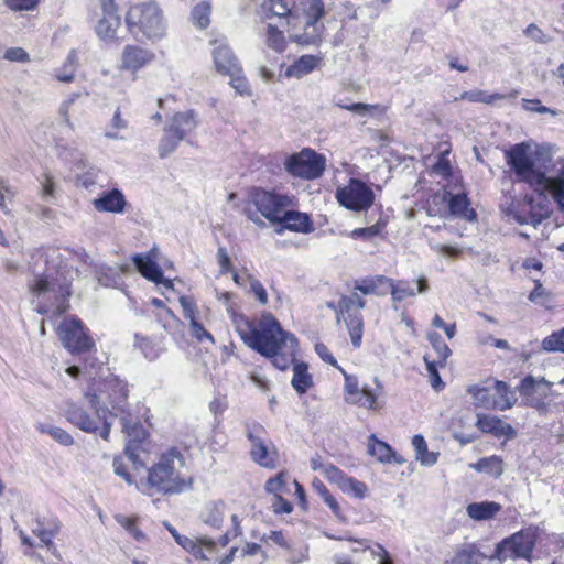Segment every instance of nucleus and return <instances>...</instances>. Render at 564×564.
<instances>
[{
  "mask_svg": "<svg viewBox=\"0 0 564 564\" xmlns=\"http://www.w3.org/2000/svg\"><path fill=\"white\" fill-rule=\"evenodd\" d=\"M173 269V263L164 257L156 248H152L143 256V278L153 282L162 294L173 290V280L165 275Z\"/></svg>",
  "mask_w": 564,
  "mask_h": 564,
  "instance_id": "obj_11",
  "label": "nucleus"
},
{
  "mask_svg": "<svg viewBox=\"0 0 564 564\" xmlns=\"http://www.w3.org/2000/svg\"><path fill=\"white\" fill-rule=\"evenodd\" d=\"M519 391L529 399L531 405L539 406L540 399L550 394L551 383L544 378L536 380L529 376L521 381Z\"/></svg>",
  "mask_w": 564,
  "mask_h": 564,
  "instance_id": "obj_23",
  "label": "nucleus"
},
{
  "mask_svg": "<svg viewBox=\"0 0 564 564\" xmlns=\"http://www.w3.org/2000/svg\"><path fill=\"white\" fill-rule=\"evenodd\" d=\"M36 429L40 433L48 434L52 438H54L57 443H59L63 446H69L74 443L73 436L62 427L50 424H39Z\"/></svg>",
  "mask_w": 564,
  "mask_h": 564,
  "instance_id": "obj_45",
  "label": "nucleus"
},
{
  "mask_svg": "<svg viewBox=\"0 0 564 564\" xmlns=\"http://www.w3.org/2000/svg\"><path fill=\"white\" fill-rule=\"evenodd\" d=\"M524 34L536 43L546 44L551 42V37L545 34L536 24L531 23L524 30Z\"/></svg>",
  "mask_w": 564,
  "mask_h": 564,
  "instance_id": "obj_61",
  "label": "nucleus"
},
{
  "mask_svg": "<svg viewBox=\"0 0 564 564\" xmlns=\"http://www.w3.org/2000/svg\"><path fill=\"white\" fill-rule=\"evenodd\" d=\"M449 193L440 192L434 194L426 204V215L430 217L446 218L448 216Z\"/></svg>",
  "mask_w": 564,
  "mask_h": 564,
  "instance_id": "obj_39",
  "label": "nucleus"
},
{
  "mask_svg": "<svg viewBox=\"0 0 564 564\" xmlns=\"http://www.w3.org/2000/svg\"><path fill=\"white\" fill-rule=\"evenodd\" d=\"M365 301L357 294L343 295L337 305V321L340 316L350 317V315L360 314V311L365 307Z\"/></svg>",
  "mask_w": 564,
  "mask_h": 564,
  "instance_id": "obj_36",
  "label": "nucleus"
},
{
  "mask_svg": "<svg viewBox=\"0 0 564 564\" xmlns=\"http://www.w3.org/2000/svg\"><path fill=\"white\" fill-rule=\"evenodd\" d=\"M93 205L98 212L120 213L124 207V198L118 189H112L94 199Z\"/></svg>",
  "mask_w": 564,
  "mask_h": 564,
  "instance_id": "obj_35",
  "label": "nucleus"
},
{
  "mask_svg": "<svg viewBox=\"0 0 564 564\" xmlns=\"http://www.w3.org/2000/svg\"><path fill=\"white\" fill-rule=\"evenodd\" d=\"M4 59L15 63H28L30 62L29 53L22 47H10L4 52Z\"/></svg>",
  "mask_w": 564,
  "mask_h": 564,
  "instance_id": "obj_60",
  "label": "nucleus"
},
{
  "mask_svg": "<svg viewBox=\"0 0 564 564\" xmlns=\"http://www.w3.org/2000/svg\"><path fill=\"white\" fill-rule=\"evenodd\" d=\"M225 76L230 77V86L241 96H250L251 90L248 84V80L242 75V70L239 67H237L236 74H226Z\"/></svg>",
  "mask_w": 564,
  "mask_h": 564,
  "instance_id": "obj_52",
  "label": "nucleus"
},
{
  "mask_svg": "<svg viewBox=\"0 0 564 564\" xmlns=\"http://www.w3.org/2000/svg\"><path fill=\"white\" fill-rule=\"evenodd\" d=\"M175 542L196 558L208 560L215 553L216 544L207 538H194L180 534L175 528L164 523Z\"/></svg>",
  "mask_w": 564,
  "mask_h": 564,
  "instance_id": "obj_14",
  "label": "nucleus"
},
{
  "mask_svg": "<svg viewBox=\"0 0 564 564\" xmlns=\"http://www.w3.org/2000/svg\"><path fill=\"white\" fill-rule=\"evenodd\" d=\"M467 392L471 395L476 406L499 411L511 409V403L507 399L501 401L494 400V381L486 386H470Z\"/></svg>",
  "mask_w": 564,
  "mask_h": 564,
  "instance_id": "obj_18",
  "label": "nucleus"
},
{
  "mask_svg": "<svg viewBox=\"0 0 564 564\" xmlns=\"http://www.w3.org/2000/svg\"><path fill=\"white\" fill-rule=\"evenodd\" d=\"M543 184L536 186L534 191L539 193H550L552 198L557 205L558 210L564 213V173L563 167L560 170L556 176H544Z\"/></svg>",
  "mask_w": 564,
  "mask_h": 564,
  "instance_id": "obj_27",
  "label": "nucleus"
},
{
  "mask_svg": "<svg viewBox=\"0 0 564 564\" xmlns=\"http://www.w3.org/2000/svg\"><path fill=\"white\" fill-rule=\"evenodd\" d=\"M262 19L271 21L276 19L281 26L290 24L291 7L289 0H262L259 10Z\"/></svg>",
  "mask_w": 564,
  "mask_h": 564,
  "instance_id": "obj_21",
  "label": "nucleus"
},
{
  "mask_svg": "<svg viewBox=\"0 0 564 564\" xmlns=\"http://www.w3.org/2000/svg\"><path fill=\"white\" fill-rule=\"evenodd\" d=\"M85 401L89 405V408H91L95 411L98 421L104 422V426L100 431V436L104 440L108 441L111 425V423L109 422V416H111V413L107 410L106 406L101 405V398L96 393H86Z\"/></svg>",
  "mask_w": 564,
  "mask_h": 564,
  "instance_id": "obj_34",
  "label": "nucleus"
},
{
  "mask_svg": "<svg viewBox=\"0 0 564 564\" xmlns=\"http://www.w3.org/2000/svg\"><path fill=\"white\" fill-rule=\"evenodd\" d=\"M293 365V378H292V387L294 390L303 394L305 393L313 384V378L308 373L307 365L304 362H292Z\"/></svg>",
  "mask_w": 564,
  "mask_h": 564,
  "instance_id": "obj_38",
  "label": "nucleus"
},
{
  "mask_svg": "<svg viewBox=\"0 0 564 564\" xmlns=\"http://www.w3.org/2000/svg\"><path fill=\"white\" fill-rule=\"evenodd\" d=\"M417 288L415 289L409 281L405 280H392L389 288L391 300L393 303H400L408 297H413L416 294L425 293L429 290V283L425 278H419L415 281Z\"/></svg>",
  "mask_w": 564,
  "mask_h": 564,
  "instance_id": "obj_22",
  "label": "nucleus"
},
{
  "mask_svg": "<svg viewBox=\"0 0 564 564\" xmlns=\"http://www.w3.org/2000/svg\"><path fill=\"white\" fill-rule=\"evenodd\" d=\"M503 98H505L503 95H500V94L488 95L486 91L479 90V89L464 91L460 95L462 100H468L470 102H484V104H492L494 101L501 100Z\"/></svg>",
  "mask_w": 564,
  "mask_h": 564,
  "instance_id": "obj_50",
  "label": "nucleus"
},
{
  "mask_svg": "<svg viewBox=\"0 0 564 564\" xmlns=\"http://www.w3.org/2000/svg\"><path fill=\"white\" fill-rule=\"evenodd\" d=\"M294 206V198L262 189H253L246 207L247 217L259 226H264L262 218L271 224L280 223L283 209Z\"/></svg>",
  "mask_w": 564,
  "mask_h": 564,
  "instance_id": "obj_5",
  "label": "nucleus"
},
{
  "mask_svg": "<svg viewBox=\"0 0 564 564\" xmlns=\"http://www.w3.org/2000/svg\"><path fill=\"white\" fill-rule=\"evenodd\" d=\"M391 279L386 275H373L357 280L354 290L365 295L375 294L377 296H386L389 294Z\"/></svg>",
  "mask_w": 564,
  "mask_h": 564,
  "instance_id": "obj_26",
  "label": "nucleus"
},
{
  "mask_svg": "<svg viewBox=\"0 0 564 564\" xmlns=\"http://www.w3.org/2000/svg\"><path fill=\"white\" fill-rule=\"evenodd\" d=\"M57 336L63 346L70 352H83L89 350L94 343L83 327L80 319L65 318L57 327Z\"/></svg>",
  "mask_w": 564,
  "mask_h": 564,
  "instance_id": "obj_12",
  "label": "nucleus"
},
{
  "mask_svg": "<svg viewBox=\"0 0 564 564\" xmlns=\"http://www.w3.org/2000/svg\"><path fill=\"white\" fill-rule=\"evenodd\" d=\"M477 551L474 545H463L455 550L447 564H475Z\"/></svg>",
  "mask_w": 564,
  "mask_h": 564,
  "instance_id": "obj_47",
  "label": "nucleus"
},
{
  "mask_svg": "<svg viewBox=\"0 0 564 564\" xmlns=\"http://www.w3.org/2000/svg\"><path fill=\"white\" fill-rule=\"evenodd\" d=\"M547 155L545 148L533 149L527 143L513 145L510 150L506 151L507 163L514 171L517 176L528 183L533 189L543 184L545 171L538 166L541 158Z\"/></svg>",
  "mask_w": 564,
  "mask_h": 564,
  "instance_id": "obj_4",
  "label": "nucleus"
},
{
  "mask_svg": "<svg viewBox=\"0 0 564 564\" xmlns=\"http://www.w3.org/2000/svg\"><path fill=\"white\" fill-rule=\"evenodd\" d=\"M246 435L251 443V459L263 468L274 469L278 462V452L268 440L265 429L259 423H247Z\"/></svg>",
  "mask_w": 564,
  "mask_h": 564,
  "instance_id": "obj_8",
  "label": "nucleus"
},
{
  "mask_svg": "<svg viewBox=\"0 0 564 564\" xmlns=\"http://www.w3.org/2000/svg\"><path fill=\"white\" fill-rule=\"evenodd\" d=\"M507 399L511 403V408L517 402V398L503 381H494V400L501 401Z\"/></svg>",
  "mask_w": 564,
  "mask_h": 564,
  "instance_id": "obj_55",
  "label": "nucleus"
},
{
  "mask_svg": "<svg viewBox=\"0 0 564 564\" xmlns=\"http://www.w3.org/2000/svg\"><path fill=\"white\" fill-rule=\"evenodd\" d=\"M367 452L383 464L403 465L405 463V459L399 456L389 444L378 440L373 434L368 437Z\"/></svg>",
  "mask_w": 564,
  "mask_h": 564,
  "instance_id": "obj_24",
  "label": "nucleus"
},
{
  "mask_svg": "<svg viewBox=\"0 0 564 564\" xmlns=\"http://www.w3.org/2000/svg\"><path fill=\"white\" fill-rule=\"evenodd\" d=\"M126 267H100L96 270V278L104 286L120 288L122 276L126 274Z\"/></svg>",
  "mask_w": 564,
  "mask_h": 564,
  "instance_id": "obj_37",
  "label": "nucleus"
},
{
  "mask_svg": "<svg viewBox=\"0 0 564 564\" xmlns=\"http://www.w3.org/2000/svg\"><path fill=\"white\" fill-rule=\"evenodd\" d=\"M75 74V61L74 54H69L67 61L62 69L55 70V78L62 83H69L74 79Z\"/></svg>",
  "mask_w": 564,
  "mask_h": 564,
  "instance_id": "obj_56",
  "label": "nucleus"
},
{
  "mask_svg": "<svg viewBox=\"0 0 564 564\" xmlns=\"http://www.w3.org/2000/svg\"><path fill=\"white\" fill-rule=\"evenodd\" d=\"M126 23L132 33H138L141 30V7L132 6L126 14Z\"/></svg>",
  "mask_w": 564,
  "mask_h": 564,
  "instance_id": "obj_58",
  "label": "nucleus"
},
{
  "mask_svg": "<svg viewBox=\"0 0 564 564\" xmlns=\"http://www.w3.org/2000/svg\"><path fill=\"white\" fill-rule=\"evenodd\" d=\"M191 325V334L193 337H195L199 341L208 340L210 343H214V338L210 333H208L202 324L197 322V317L189 321Z\"/></svg>",
  "mask_w": 564,
  "mask_h": 564,
  "instance_id": "obj_63",
  "label": "nucleus"
},
{
  "mask_svg": "<svg viewBox=\"0 0 564 564\" xmlns=\"http://www.w3.org/2000/svg\"><path fill=\"white\" fill-rule=\"evenodd\" d=\"M315 351L321 357V359L332 366H336L338 370L344 375L345 401L347 403L366 410H376L378 408L376 394L366 387L360 388L357 377L347 373L341 367L337 366L335 357L332 355L326 345L322 343L316 344Z\"/></svg>",
  "mask_w": 564,
  "mask_h": 564,
  "instance_id": "obj_6",
  "label": "nucleus"
},
{
  "mask_svg": "<svg viewBox=\"0 0 564 564\" xmlns=\"http://www.w3.org/2000/svg\"><path fill=\"white\" fill-rule=\"evenodd\" d=\"M166 22L156 2L143 3V35L149 39H160L164 35Z\"/></svg>",
  "mask_w": 564,
  "mask_h": 564,
  "instance_id": "obj_17",
  "label": "nucleus"
},
{
  "mask_svg": "<svg viewBox=\"0 0 564 564\" xmlns=\"http://www.w3.org/2000/svg\"><path fill=\"white\" fill-rule=\"evenodd\" d=\"M448 206V216L462 218L467 221H475L477 219V214L469 207V202L465 194H449Z\"/></svg>",
  "mask_w": 564,
  "mask_h": 564,
  "instance_id": "obj_33",
  "label": "nucleus"
},
{
  "mask_svg": "<svg viewBox=\"0 0 564 564\" xmlns=\"http://www.w3.org/2000/svg\"><path fill=\"white\" fill-rule=\"evenodd\" d=\"M325 477L346 495L357 499H362L368 495V487L365 482L345 475L337 467H327Z\"/></svg>",
  "mask_w": 564,
  "mask_h": 564,
  "instance_id": "obj_16",
  "label": "nucleus"
},
{
  "mask_svg": "<svg viewBox=\"0 0 564 564\" xmlns=\"http://www.w3.org/2000/svg\"><path fill=\"white\" fill-rule=\"evenodd\" d=\"M344 321L346 323L352 346L355 348L360 347L364 334V321L361 314L344 317Z\"/></svg>",
  "mask_w": 564,
  "mask_h": 564,
  "instance_id": "obj_43",
  "label": "nucleus"
},
{
  "mask_svg": "<svg viewBox=\"0 0 564 564\" xmlns=\"http://www.w3.org/2000/svg\"><path fill=\"white\" fill-rule=\"evenodd\" d=\"M182 139H178L177 135H173L170 133L169 128L165 129L164 135L159 144V155L161 158H165L169 154L173 153Z\"/></svg>",
  "mask_w": 564,
  "mask_h": 564,
  "instance_id": "obj_51",
  "label": "nucleus"
},
{
  "mask_svg": "<svg viewBox=\"0 0 564 564\" xmlns=\"http://www.w3.org/2000/svg\"><path fill=\"white\" fill-rule=\"evenodd\" d=\"M121 425L127 438L124 453L129 460L137 465L141 451V427L128 417L121 419Z\"/></svg>",
  "mask_w": 564,
  "mask_h": 564,
  "instance_id": "obj_20",
  "label": "nucleus"
},
{
  "mask_svg": "<svg viewBox=\"0 0 564 564\" xmlns=\"http://www.w3.org/2000/svg\"><path fill=\"white\" fill-rule=\"evenodd\" d=\"M335 197L340 206L352 212H366L375 202L372 188L357 178H350L347 184L338 186Z\"/></svg>",
  "mask_w": 564,
  "mask_h": 564,
  "instance_id": "obj_9",
  "label": "nucleus"
},
{
  "mask_svg": "<svg viewBox=\"0 0 564 564\" xmlns=\"http://www.w3.org/2000/svg\"><path fill=\"white\" fill-rule=\"evenodd\" d=\"M502 507L495 501L473 502L466 507L467 516L475 521H488L494 519Z\"/></svg>",
  "mask_w": 564,
  "mask_h": 564,
  "instance_id": "obj_31",
  "label": "nucleus"
},
{
  "mask_svg": "<svg viewBox=\"0 0 564 564\" xmlns=\"http://www.w3.org/2000/svg\"><path fill=\"white\" fill-rule=\"evenodd\" d=\"M288 26H281L280 22L268 21L265 25V42L274 51L282 52L285 47L284 31Z\"/></svg>",
  "mask_w": 564,
  "mask_h": 564,
  "instance_id": "obj_40",
  "label": "nucleus"
},
{
  "mask_svg": "<svg viewBox=\"0 0 564 564\" xmlns=\"http://www.w3.org/2000/svg\"><path fill=\"white\" fill-rule=\"evenodd\" d=\"M67 420L84 432L91 433L98 429V419L91 417L82 406L69 404L66 410Z\"/></svg>",
  "mask_w": 564,
  "mask_h": 564,
  "instance_id": "obj_30",
  "label": "nucleus"
},
{
  "mask_svg": "<svg viewBox=\"0 0 564 564\" xmlns=\"http://www.w3.org/2000/svg\"><path fill=\"white\" fill-rule=\"evenodd\" d=\"M45 264L44 272L35 274L29 283V290L33 296L46 302L39 304L37 312L40 314L52 311L54 314L61 315L69 307L67 296L70 295V282L77 272L63 261L57 249L46 251Z\"/></svg>",
  "mask_w": 564,
  "mask_h": 564,
  "instance_id": "obj_2",
  "label": "nucleus"
},
{
  "mask_svg": "<svg viewBox=\"0 0 564 564\" xmlns=\"http://www.w3.org/2000/svg\"><path fill=\"white\" fill-rule=\"evenodd\" d=\"M279 224H283L284 229L302 234H308L314 230L308 215L297 210L283 209Z\"/></svg>",
  "mask_w": 564,
  "mask_h": 564,
  "instance_id": "obj_28",
  "label": "nucleus"
},
{
  "mask_svg": "<svg viewBox=\"0 0 564 564\" xmlns=\"http://www.w3.org/2000/svg\"><path fill=\"white\" fill-rule=\"evenodd\" d=\"M427 339L431 343L437 355V362L440 367H444L447 358L451 356L452 351L448 346L443 341L441 335L438 333H430L427 335Z\"/></svg>",
  "mask_w": 564,
  "mask_h": 564,
  "instance_id": "obj_48",
  "label": "nucleus"
},
{
  "mask_svg": "<svg viewBox=\"0 0 564 564\" xmlns=\"http://www.w3.org/2000/svg\"><path fill=\"white\" fill-rule=\"evenodd\" d=\"M99 9L96 33L102 40H111L120 25L117 4L115 0H99Z\"/></svg>",
  "mask_w": 564,
  "mask_h": 564,
  "instance_id": "obj_15",
  "label": "nucleus"
},
{
  "mask_svg": "<svg viewBox=\"0 0 564 564\" xmlns=\"http://www.w3.org/2000/svg\"><path fill=\"white\" fill-rule=\"evenodd\" d=\"M430 248L441 257L457 258L462 254L463 249L457 246L444 245L429 241Z\"/></svg>",
  "mask_w": 564,
  "mask_h": 564,
  "instance_id": "obj_54",
  "label": "nucleus"
},
{
  "mask_svg": "<svg viewBox=\"0 0 564 564\" xmlns=\"http://www.w3.org/2000/svg\"><path fill=\"white\" fill-rule=\"evenodd\" d=\"M326 166V159L311 149H303L285 161V170L295 177L314 180L319 177Z\"/></svg>",
  "mask_w": 564,
  "mask_h": 564,
  "instance_id": "obj_10",
  "label": "nucleus"
},
{
  "mask_svg": "<svg viewBox=\"0 0 564 564\" xmlns=\"http://www.w3.org/2000/svg\"><path fill=\"white\" fill-rule=\"evenodd\" d=\"M210 11L212 7L207 1L196 4L191 12L193 24L200 30L206 29L210 23Z\"/></svg>",
  "mask_w": 564,
  "mask_h": 564,
  "instance_id": "obj_44",
  "label": "nucleus"
},
{
  "mask_svg": "<svg viewBox=\"0 0 564 564\" xmlns=\"http://www.w3.org/2000/svg\"><path fill=\"white\" fill-rule=\"evenodd\" d=\"M31 530H32V533L34 535H36L40 541L46 546L48 547L51 551H52V554L57 557V558H61V555L59 553L57 552V550L54 547L53 545V536L58 532L59 530V524L56 523V522H53V523H48L47 525L36 519L32 522L31 524Z\"/></svg>",
  "mask_w": 564,
  "mask_h": 564,
  "instance_id": "obj_32",
  "label": "nucleus"
},
{
  "mask_svg": "<svg viewBox=\"0 0 564 564\" xmlns=\"http://www.w3.org/2000/svg\"><path fill=\"white\" fill-rule=\"evenodd\" d=\"M424 362L426 365V371L429 372L432 388L437 391L441 390L444 387V383L437 371L440 364L437 360H430L427 356L424 357Z\"/></svg>",
  "mask_w": 564,
  "mask_h": 564,
  "instance_id": "obj_57",
  "label": "nucleus"
},
{
  "mask_svg": "<svg viewBox=\"0 0 564 564\" xmlns=\"http://www.w3.org/2000/svg\"><path fill=\"white\" fill-rule=\"evenodd\" d=\"M529 300L540 305H546L550 301V293L543 288L540 282H536L535 288L529 294Z\"/></svg>",
  "mask_w": 564,
  "mask_h": 564,
  "instance_id": "obj_64",
  "label": "nucleus"
},
{
  "mask_svg": "<svg viewBox=\"0 0 564 564\" xmlns=\"http://www.w3.org/2000/svg\"><path fill=\"white\" fill-rule=\"evenodd\" d=\"M412 445L415 451V459L422 465V466H433L436 464L438 458V453L436 452H430L427 449L426 442L424 437L420 434H416L412 438Z\"/></svg>",
  "mask_w": 564,
  "mask_h": 564,
  "instance_id": "obj_41",
  "label": "nucleus"
},
{
  "mask_svg": "<svg viewBox=\"0 0 564 564\" xmlns=\"http://www.w3.org/2000/svg\"><path fill=\"white\" fill-rule=\"evenodd\" d=\"M286 479V473H279L275 477H272L267 480L265 490L270 494H273L274 496L279 495L281 491L284 490Z\"/></svg>",
  "mask_w": 564,
  "mask_h": 564,
  "instance_id": "obj_59",
  "label": "nucleus"
},
{
  "mask_svg": "<svg viewBox=\"0 0 564 564\" xmlns=\"http://www.w3.org/2000/svg\"><path fill=\"white\" fill-rule=\"evenodd\" d=\"M184 459L180 451L170 448L148 471V484L162 494H178L191 487V481L181 475Z\"/></svg>",
  "mask_w": 564,
  "mask_h": 564,
  "instance_id": "obj_3",
  "label": "nucleus"
},
{
  "mask_svg": "<svg viewBox=\"0 0 564 564\" xmlns=\"http://www.w3.org/2000/svg\"><path fill=\"white\" fill-rule=\"evenodd\" d=\"M536 539V528L530 527L516 532L497 544L495 557L500 562L509 558L530 560Z\"/></svg>",
  "mask_w": 564,
  "mask_h": 564,
  "instance_id": "obj_7",
  "label": "nucleus"
},
{
  "mask_svg": "<svg viewBox=\"0 0 564 564\" xmlns=\"http://www.w3.org/2000/svg\"><path fill=\"white\" fill-rule=\"evenodd\" d=\"M476 417L475 425L482 433L491 434L495 437L513 438L516 436V430L498 416L477 414Z\"/></svg>",
  "mask_w": 564,
  "mask_h": 564,
  "instance_id": "obj_19",
  "label": "nucleus"
},
{
  "mask_svg": "<svg viewBox=\"0 0 564 564\" xmlns=\"http://www.w3.org/2000/svg\"><path fill=\"white\" fill-rule=\"evenodd\" d=\"M178 302L183 308L184 317L186 319L192 321L197 317V307L192 297L182 295L180 296Z\"/></svg>",
  "mask_w": 564,
  "mask_h": 564,
  "instance_id": "obj_62",
  "label": "nucleus"
},
{
  "mask_svg": "<svg viewBox=\"0 0 564 564\" xmlns=\"http://www.w3.org/2000/svg\"><path fill=\"white\" fill-rule=\"evenodd\" d=\"M471 468H475L478 471H487L495 476H499L502 474V462L497 456H491L489 458H482L476 464L470 465Z\"/></svg>",
  "mask_w": 564,
  "mask_h": 564,
  "instance_id": "obj_49",
  "label": "nucleus"
},
{
  "mask_svg": "<svg viewBox=\"0 0 564 564\" xmlns=\"http://www.w3.org/2000/svg\"><path fill=\"white\" fill-rule=\"evenodd\" d=\"M317 62L318 59L313 55H303L288 67L285 75L301 78L311 73L317 66Z\"/></svg>",
  "mask_w": 564,
  "mask_h": 564,
  "instance_id": "obj_42",
  "label": "nucleus"
},
{
  "mask_svg": "<svg viewBox=\"0 0 564 564\" xmlns=\"http://www.w3.org/2000/svg\"><path fill=\"white\" fill-rule=\"evenodd\" d=\"M325 8L322 0H308L304 9L305 26L299 41L302 44L316 45L322 41L324 25L318 21L324 17Z\"/></svg>",
  "mask_w": 564,
  "mask_h": 564,
  "instance_id": "obj_13",
  "label": "nucleus"
},
{
  "mask_svg": "<svg viewBox=\"0 0 564 564\" xmlns=\"http://www.w3.org/2000/svg\"><path fill=\"white\" fill-rule=\"evenodd\" d=\"M197 126L198 119L196 113L193 110H188L175 113L166 128H169L170 133L184 140Z\"/></svg>",
  "mask_w": 564,
  "mask_h": 564,
  "instance_id": "obj_25",
  "label": "nucleus"
},
{
  "mask_svg": "<svg viewBox=\"0 0 564 564\" xmlns=\"http://www.w3.org/2000/svg\"><path fill=\"white\" fill-rule=\"evenodd\" d=\"M141 66V51L138 46H126L122 53L121 68L135 73Z\"/></svg>",
  "mask_w": 564,
  "mask_h": 564,
  "instance_id": "obj_46",
  "label": "nucleus"
},
{
  "mask_svg": "<svg viewBox=\"0 0 564 564\" xmlns=\"http://www.w3.org/2000/svg\"><path fill=\"white\" fill-rule=\"evenodd\" d=\"M215 69L221 74H236L239 67L236 57L228 45L220 43L213 50Z\"/></svg>",
  "mask_w": 564,
  "mask_h": 564,
  "instance_id": "obj_29",
  "label": "nucleus"
},
{
  "mask_svg": "<svg viewBox=\"0 0 564 564\" xmlns=\"http://www.w3.org/2000/svg\"><path fill=\"white\" fill-rule=\"evenodd\" d=\"M232 322L242 341L262 356L272 358L274 367L284 370L295 360L296 338L283 330L271 313H263L258 321L235 315Z\"/></svg>",
  "mask_w": 564,
  "mask_h": 564,
  "instance_id": "obj_1",
  "label": "nucleus"
},
{
  "mask_svg": "<svg viewBox=\"0 0 564 564\" xmlns=\"http://www.w3.org/2000/svg\"><path fill=\"white\" fill-rule=\"evenodd\" d=\"M542 348L546 351L564 352V330L553 333L542 341Z\"/></svg>",
  "mask_w": 564,
  "mask_h": 564,
  "instance_id": "obj_53",
  "label": "nucleus"
}]
</instances>
